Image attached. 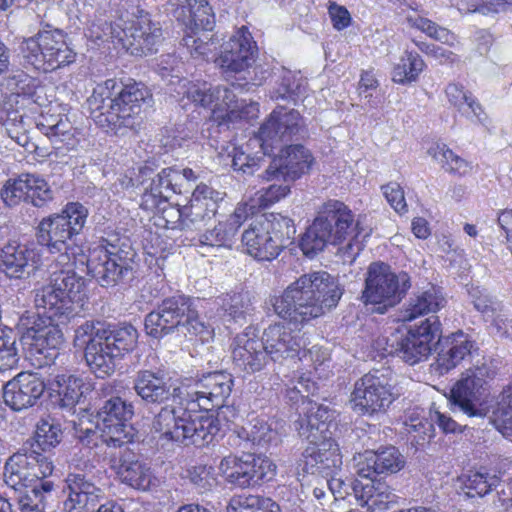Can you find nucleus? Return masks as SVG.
Listing matches in <instances>:
<instances>
[{"mask_svg": "<svg viewBox=\"0 0 512 512\" xmlns=\"http://www.w3.org/2000/svg\"><path fill=\"white\" fill-rule=\"evenodd\" d=\"M261 340L267 358L270 357L275 362L298 355L305 345L299 331L294 332L281 324L271 325L265 329Z\"/></svg>", "mask_w": 512, "mask_h": 512, "instance_id": "nucleus-30", "label": "nucleus"}, {"mask_svg": "<svg viewBox=\"0 0 512 512\" xmlns=\"http://www.w3.org/2000/svg\"><path fill=\"white\" fill-rule=\"evenodd\" d=\"M312 163L313 157L308 149L300 144L290 145L281 149L259 177L264 181L283 179L293 182L306 174Z\"/></svg>", "mask_w": 512, "mask_h": 512, "instance_id": "nucleus-22", "label": "nucleus"}, {"mask_svg": "<svg viewBox=\"0 0 512 512\" xmlns=\"http://www.w3.org/2000/svg\"><path fill=\"white\" fill-rule=\"evenodd\" d=\"M499 478L483 472H471L465 481L466 494L469 497H483L497 487Z\"/></svg>", "mask_w": 512, "mask_h": 512, "instance_id": "nucleus-57", "label": "nucleus"}, {"mask_svg": "<svg viewBox=\"0 0 512 512\" xmlns=\"http://www.w3.org/2000/svg\"><path fill=\"white\" fill-rule=\"evenodd\" d=\"M133 389L141 400L148 405H162L172 400V404L168 406L177 407L175 403L180 396V388L172 389L160 372L148 369L137 371L133 378ZM179 407H183L182 404Z\"/></svg>", "mask_w": 512, "mask_h": 512, "instance_id": "nucleus-29", "label": "nucleus"}, {"mask_svg": "<svg viewBox=\"0 0 512 512\" xmlns=\"http://www.w3.org/2000/svg\"><path fill=\"white\" fill-rule=\"evenodd\" d=\"M111 1L117 7L118 20L108 23L102 13L95 15L89 23L87 35L94 40H110L134 56L156 52L163 39L160 23L141 9L136 0Z\"/></svg>", "mask_w": 512, "mask_h": 512, "instance_id": "nucleus-1", "label": "nucleus"}, {"mask_svg": "<svg viewBox=\"0 0 512 512\" xmlns=\"http://www.w3.org/2000/svg\"><path fill=\"white\" fill-rule=\"evenodd\" d=\"M264 505V508L274 507L270 503V498H264L257 495H236L233 496L227 507L226 512H257L259 505Z\"/></svg>", "mask_w": 512, "mask_h": 512, "instance_id": "nucleus-61", "label": "nucleus"}, {"mask_svg": "<svg viewBox=\"0 0 512 512\" xmlns=\"http://www.w3.org/2000/svg\"><path fill=\"white\" fill-rule=\"evenodd\" d=\"M135 253L130 249L125 251L113 244L95 248L84 264L88 273L102 287H114L125 284L134 278L133 258Z\"/></svg>", "mask_w": 512, "mask_h": 512, "instance_id": "nucleus-13", "label": "nucleus"}, {"mask_svg": "<svg viewBox=\"0 0 512 512\" xmlns=\"http://www.w3.org/2000/svg\"><path fill=\"white\" fill-rule=\"evenodd\" d=\"M69 319L52 317L48 310L44 315L25 311L19 318L18 327L22 331V340L28 346L31 355L43 357L42 364H49L58 357V349L64 342L59 324H65Z\"/></svg>", "mask_w": 512, "mask_h": 512, "instance_id": "nucleus-12", "label": "nucleus"}, {"mask_svg": "<svg viewBox=\"0 0 512 512\" xmlns=\"http://www.w3.org/2000/svg\"><path fill=\"white\" fill-rule=\"evenodd\" d=\"M29 187L28 173L21 174L16 179L7 180L0 191V195L7 206L14 207L21 201H27Z\"/></svg>", "mask_w": 512, "mask_h": 512, "instance_id": "nucleus-55", "label": "nucleus"}, {"mask_svg": "<svg viewBox=\"0 0 512 512\" xmlns=\"http://www.w3.org/2000/svg\"><path fill=\"white\" fill-rule=\"evenodd\" d=\"M405 430L412 437V443L420 446L434 437L433 423L423 418L411 417L405 422Z\"/></svg>", "mask_w": 512, "mask_h": 512, "instance_id": "nucleus-60", "label": "nucleus"}, {"mask_svg": "<svg viewBox=\"0 0 512 512\" xmlns=\"http://www.w3.org/2000/svg\"><path fill=\"white\" fill-rule=\"evenodd\" d=\"M448 101L451 105L458 108L464 115L475 116L479 121H483V114L480 104L472 97L469 91H466L463 85L459 83H450L445 90Z\"/></svg>", "mask_w": 512, "mask_h": 512, "instance_id": "nucleus-46", "label": "nucleus"}, {"mask_svg": "<svg viewBox=\"0 0 512 512\" xmlns=\"http://www.w3.org/2000/svg\"><path fill=\"white\" fill-rule=\"evenodd\" d=\"M44 381L35 373L21 372L3 387L4 403L14 411L35 405L45 391Z\"/></svg>", "mask_w": 512, "mask_h": 512, "instance_id": "nucleus-28", "label": "nucleus"}, {"mask_svg": "<svg viewBox=\"0 0 512 512\" xmlns=\"http://www.w3.org/2000/svg\"><path fill=\"white\" fill-rule=\"evenodd\" d=\"M238 437L254 445L265 446L277 440V432L263 419H252L237 432Z\"/></svg>", "mask_w": 512, "mask_h": 512, "instance_id": "nucleus-48", "label": "nucleus"}, {"mask_svg": "<svg viewBox=\"0 0 512 512\" xmlns=\"http://www.w3.org/2000/svg\"><path fill=\"white\" fill-rule=\"evenodd\" d=\"M305 410V418L295 422L299 435L305 437L308 433L319 432L327 435L329 422L334 417V412L327 406L308 402Z\"/></svg>", "mask_w": 512, "mask_h": 512, "instance_id": "nucleus-42", "label": "nucleus"}, {"mask_svg": "<svg viewBox=\"0 0 512 512\" xmlns=\"http://www.w3.org/2000/svg\"><path fill=\"white\" fill-rule=\"evenodd\" d=\"M474 349V341L462 331L452 334L440 343V350L436 359V370L440 374L447 373L455 368Z\"/></svg>", "mask_w": 512, "mask_h": 512, "instance_id": "nucleus-39", "label": "nucleus"}, {"mask_svg": "<svg viewBox=\"0 0 512 512\" xmlns=\"http://www.w3.org/2000/svg\"><path fill=\"white\" fill-rule=\"evenodd\" d=\"M446 304V299L441 289L435 285L428 284L418 289L409 298L403 312V321H412L419 316L429 313H437Z\"/></svg>", "mask_w": 512, "mask_h": 512, "instance_id": "nucleus-40", "label": "nucleus"}, {"mask_svg": "<svg viewBox=\"0 0 512 512\" xmlns=\"http://www.w3.org/2000/svg\"><path fill=\"white\" fill-rule=\"evenodd\" d=\"M366 237L361 220L355 219L351 209L339 200H328L323 203L300 240V248L304 255L313 258L329 244L339 245L347 241L345 253L354 258L360 250L358 237Z\"/></svg>", "mask_w": 512, "mask_h": 512, "instance_id": "nucleus-5", "label": "nucleus"}, {"mask_svg": "<svg viewBox=\"0 0 512 512\" xmlns=\"http://www.w3.org/2000/svg\"><path fill=\"white\" fill-rule=\"evenodd\" d=\"M34 439L42 451L55 448L62 440V430L54 419H40L36 425Z\"/></svg>", "mask_w": 512, "mask_h": 512, "instance_id": "nucleus-54", "label": "nucleus"}, {"mask_svg": "<svg viewBox=\"0 0 512 512\" xmlns=\"http://www.w3.org/2000/svg\"><path fill=\"white\" fill-rule=\"evenodd\" d=\"M55 489L53 481H42L33 485L25 492L19 491L21 494L18 498V504L21 512H44L46 498Z\"/></svg>", "mask_w": 512, "mask_h": 512, "instance_id": "nucleus-45", "label": "nucleus"}, {"mask_svg": "<svg viewBox=\"0 0 512 512\" xmlns=\"http://www.w3.org/2000/svg\"><path fill=\"white\" fill-rule=\"evenodd\" d=\"M293 220L271 215L254 220L242 234L245 252L259 261H271L294 239Z\"/></svg>", "mask_w": 512, "mask_h": 512, "instance_id": "nucleus-10", "label": "nucleus"}, {"mask_svg": "<svg viewBox=\"0 0 512 512\" xmlns=\"http://www.w3.org/2000/svg\"><path fill=\"white\" fill-rule=\"evenodd\" d=\"M409 287L406 274L397 276L388 264L373 262L367 270L362 300L366 304L382 305L377 310L384 313L387 307H393L400 302Z\"/></svg>", "mask_w": 512, "mask_h": 512, "instance_id": "nucleus-14", "label": "nucleus"}, {"mask_svg": "<svg viewBox=\"0 0 512 512\" xmlns=\"http://www.w3.org/2000/svg\"><path fill=\"white\" fill-rule=\"evenodd\" d=\"M186 97L196 105L211 110L213 114L224 112L236 102L234 91L227 86L212 87L207 83H190Z\"/></svg>", "mask_w": 512, "mask_h": 512, "instance_id": "nucleus-34", "label": "nucleus"}, {"mask_svg": "<svg viewBox=\"0 0 512 512\" xmlns=\"http://www.w3.org/2000/svg\"><path fill=\"white\" fill-rule=\"evenodd\" d=\"M83 385L80 377L68 371L55 373L51 381L52 389L59 395L60 406L66 408H72L80 401Z\"/></svg>", "mask_w": 512, "mask_h": 512, "instance_id": "nucleus-41", "label": "nucleus"}, {"mask_svg": "<svg viewBox=\"0 0 512 512\" xmlns=\"http://www.w3.org/2000/svg\"><path fill=\"white\" fill-rule=\"evenodd\" d=\"M24 60L36 70L51 72L75 61L76 54L66 42V34L57 28L40 30L20 45Z\"/></svg>", "mask_w": 512, "mask_h": 512, "instance_id": "nucleus-11", "label": "nucleus"}, {"mask_svg": "<svg viewBox=\"0 0 512 512\" xmlns=\"http://www.w3.org/2000/svg\"><path fill=\"white\" fill-rule=\"evenodd\" d=\"M147 335L161 339L175 331L185 337L208 335V326L199 318L194 301L185 295L165 298L145 317Z\"/></svg>", "mask_w": 512, "mask_h": 512, "instance_id": "nucleus-8", "label": "nucleus"}, {"mask_svg": "<svg viewBox=\"0 0 512 512\" xmlns=\"http://www.w3.org/2000/svg\"><path fill=\"white\" fill-rule=\"evenodd\" d=\"M490 422L503 436H512V406L498 400L490 415Z\"/></svg>", "mask_w": 512, "mask_h": 512, "instance_id": "nucleus-62", "label": "nucleus"}, {"mask_svg": "<svg viewBox=\"0 0 512 512\" xmlns=\"http://www.w3.org/2000/svg\"><path fill=\"white\" fill-rule=\"evenodd\" d=\"M53 471L54 464L48 456L35 450L24 452L22 449L7 459L3 477L8 487L21 491L22 488L48 481Z\"/></svg>", "mask_w": 512, "mask_h": 512, "instance_id": "nucleus-16", "label": "nucleus"}, {"mask_svg": "<svg viewBox=\"0 0 512 512\" xmlns=\"http://www.w3.org/2000/svg\"><path fill=\"white\" fill-rule=\"evenodd\" d=\"M441 332L439 317H427L408 329L406 336L397 343L395 353L409 365L426 360L433 344L440 340Z\"/></svg>", "mask_w": 512, "mask_h": 512, "instance_id": "nucleus-18", "label": "nucleus"}, {"mask_svg": "<svg viewBox=\"0 0 512 512\" xmlns=\"http://www.w3.org/2000/svg\"><path fill=\"white\" fill-rule=\"evenodd\" d=\"M227 158L231 159V167L235 171H240L243 174L253 175L260 168L258 159L250 157L240 148L233 146L227 154Z\"/></svg>", "mask_w": 512, "mask_h": 512, "instance_id": "nucleus-63", "label": "nucleus"}, {"mask_svg": "<svg viewBox=\"0 0 512 512\" xmlns=\"http://www.w3.org/2000/svg\"><path fill=\"white\" fill-rule=\"evenodd\" d=\"M233 386V377L224 371H215L203 375L197 383L195 392L197 406L202 410L221 406L230 396ZM194 401L192 405H194Z\"/></svg>", "mask_w": 512, "mask_h": 512, "instance_id": "nucleus-31", "label": "nucleus"}, {"mask_svg": "<svg viewBox=\"0 0 512 512\" xmlns=\"http://www.w3.org/2000/svg\"><path fill=\"white\" fill-rule=\"evenodd\" d=\"M133 414V405L120 397H113L105 401L98 412L101 421L102 442L109 447L120 449L131 443L134 434L129 421Z\"/></svg>", "mask_w": 512, "mask_h": 512, "instance_id": "nucleus-17", "label": "nucleus"}, {"mask_svg": "<svg viewBox=\"0 0 512 512\" xmlns=\"http://www.w3.org/2000/svg\"><path fill=\"white\" fill-rule=\"evenodd\" d=\"M7 87L16 95L31 99L34 103L42 106L45 104V88L39 85L38 81L23 71H18L7 81Z\"/></svg>", "mask_w": 512, "mask_h": 512, "instance_id": "nucleus-44", "label": "nucleus"}, {"mask_svg": "<svg viewBox=\"0 0 512 512\" xmlns=\"http://www.w3.org/2000/svg\"><path fill=\"white\" fill-rule=\"evenodd\" d=\"M304 129V120L295 109L287 110L279 106L261 125L259 137L263 147H273L289 142Z\"/></svg>", "mask_w": 512, "mask_h": 512, "instance_id": "nucleus-25", "label": "nucleus"}, {"mask_svg": "<svg viewBox=\"0 0 512 512\" xmlns=\"http://www.w3.org/2000/svg\"><path fill=\"white\" fill-rule=\"evenodd\" d=\"M67 499L63 512H93L105 500L104 490L87 473L69 472L65 478Z\"/></svg>", "mask_w": 512, "mask_h": 512, "instance_id": "nucleus-24", "label": "nucleus"}, {"mask_svg": "<svg viewBox=\"0 0 512 512\" xmlns=\"http://www.w3.org/2000/svg\"><path fill=\"white\" fill-rule=\"evenodd\" d=\"M486 367H477L467 370L465 376L459 380L451 391L455 407L468 417L485 416V409L479 406L485 384Z\"/></svg>", "mask_w": 512, "mask_h": 512, "instance_id": "nucleus-27", "label": "nucleus"}, {"mask_svg": "<svg viewBox=\"0 0 512 512\" xmlns=\"http://www.w3.org/2000/svg\"><path fill=\"white\" fill-rule=\"evenodd\" d=\"M178 178H180L179 171L171 168L162 169L157 174L147 166L139 168L137 181L143 187L141 207L149 211L159 209L162 203L178 193L176 183Z\"/></svg>", "mask_w": 512, "mask_h": 512, "instance_id": "nucleus-23", "label": "nucleus"}, {"mask_svg": "<svg viewBox=\"0 0 512 512\" xmlns=\"http://www.w3.org/2000/svg\"><path fill=\"white\" fill-rule=\"evenodd\" d=\"M301 79L288 70H282L275 87L270 91V98L275 101L295 100L303 94Z\"/></svg>", "mask_w": 512, "mask_h": 512, "instance_id": "nucleus-51", "label": "nucleus"}, {"mask_svg": "<svg viewBox=\"0 0 512 512\" xmlns=\"http://www.w3.org/2000/svg\"><path fill=\"white\" fill-rule=\"evenodd\" d=\"M425 63L418 53L405 50L398 64L395 65L392 80L399 84H408L417 80Z\"/></svg>", "mask_w": 512, "mask_h": 512, "instance_id": "nucleus-47", "label": "nucleus"}, {"mask_svg": "<svg viewBox=\"0 0 512 512\" xmlns=\"http://www.w3.org/2000/svg\"><path fill=\"white\" fill-rule=\"evenodd\" d=\"M215 413L209 410L195 411L188 407H162L152 422V430L167 440L185 445L206 446L236 416L233 407L216 406Z\"/></svg>", "mask_w": 512, "mask_h": 512, "instance_id": "nucleus-3", "label": "nucleus"}, {"mask_svg": "<svg viewBox=\"0 0 512 512\" xmlns=\"http://www.w3.org/2000/svg\"><path fill=\"white\" fill-rule=\"evenodd\" d=\"M19 359L16 334L11 328L0 326V371L15 368Z\"/></svg>", "mask_w": 512, "mask_h": 512, "instance_id": "nucleus-52", "label": "nucleus"}, {"mask_svg": "<svg viewBox=\"0 0 512 512\" xmlns=\"http://www.w3.org/2000/svg\"><path fill=\"white\" fill-rule=\"evenodd\" d=\"M29 191L27 202L35 207H43L53 199V193L48 183L38 175L28 174Z\"/></svg>", "mask_w": 512, "mask_h": 512, "instance_id": "nucleus-58", "label": "nucleus"}, {"mask_svg": "<svg viewBox=\"0 0 512 512\" xmlns=\"http://www.w3.org/2000/svg\"><path fill=\"white\" fill-rule=\"evenodd\" d=\"M196 29L186 32L182 44L194 58L205 57L212 51V35L208 32L210 26L195 25Z\"/></svg>", "mask_w": 512, "mask_h": 512, "instance_id": "nucleus-49", "label": "nucleus"}, {"mask_svg": "<svg viewBox=\"0 0 512 512\" xmlns=\"http://www.w3.org/2000/svg\"><path fill=\"white\" fill-rule=\"evenodd\" d=\"M247 206H237L225 221H219L213 229L200 234L194 245L201 248H231L238 229L248 216Z\"/></svg>", "mask_w": 512, "mask_h": 512, "instance_id": "nucleus-33", "label": "nucleus"}, {"mask_svg": "<svg viewBox=\"0 0 512 512\" xmlns=\"http://www.w3.org/2000/svg\"><path fill=\"white\" fill-rule=\"evenodd\" d=\"M352 490L359 504L370 512H384L396 505L399 499L393 489L381 481L364 483L355 480Z\"/></svg>", "mask_w": 512, "mask_h": 512, "instance_id": "nucleus-36", "label": "nucleus"}, {"mask_svg": "<svg viewBox=\"0 0 512 512\" xmlns=\"http://www.w3.org/2000/svg\"><path fill=\"white\" fill-rule=\"evenodd\" d=\"M188 478L201 493L210 490L215 484L212 468L206 465H197L190 468Z\"/></svg>", "mask_w": 512, "mask_h": 512, "instance_id": "nucleus-64", "label": "nucleus"}, {"mask_svg": "<svg viewBox=\"0 0 512 512\" xmlns=\"http://www.w3.org/2000/svg\"><path fill=\"white\" fill-rule=\"evenodd\" d=\"M223 311L235 321L250 311L251 299L247 292L226 294L220 298Z\"/></svg>", "mask_w": 512, "mask_h": 512, "instance_id": "nucleus-56", "label": "nucleus"}, {"mask_svg": "<svg viewBox=\"0 0 512 512\" xmlns=\"http://www.w3.org/2000/svg\"><path fill=\"white\" fill-rule=\"evenodd\" d=\"M304 438L308 445L302 453L303 470L327 478L329 475L337 474L342 466V455L336 441L319 432L308 433Z\"/></svg>", "mask_w": 512, "mask_h": 512, "instance_id": "nucleus-19", "label": "nucleus"}, {"mask_svg": "<svg viewBox=\"0 0 512 512\" xmlns=\"http://www.w3.org/2000/svg\"><path fill=\"white\" fill-rule=\"evenodd\" d=\"M406 21L410 27L416 28L427 36L446 44L450 47H454L457 41V36L445 27L437 25L435 22L428 18L419 16L417 14L407 15Z\"/></svg>", "mask_w": 512, "mask_h": 512, "instance_id": "nucleus-50", "label": "nucleus"}, {"mask_svg": "<svg viewBox=\"0 0 512 512\" xmlns=\"http://www.w3.org/2000/svg\"><path fill=\"white\" fill-rule=\"evenodd\" d=\"M427 153L449 174L465 176L472 170V166L468 161L455 154L444 143H436L432 145L427 150Z\"/></svg>", "mask_w": 512, "mask_h": 512, "instance_id": "nucleus-43", "label": "nucleus"}, {"mask_svg": "<svg viewBox=\"0 0 512 512\" xmlns=\"http://www.w3.org/2000/svg\"><path fill=\"white\" fill-rule=\"evenodd\" d=\"M111 468L116 470L122 482L129 486L140 489H149L152 482V473L150 468L143 462L135 458V455L125 449L120 451L117 457L111 458Z\"/></svg>", "mask_w": 512, "mask_h": 512, "instance_id": "nucleus-37", "label": "nucleus"}, {"mask_svg": "<svg viewBox=\"0 0 512 512\" xmlns=\"http://www.w3.org/2000/svg\"><path fill=\"white\" fill-rule=\"evenodd\" d=\"M222 200L223 193L199 184L186 205L172 208L169 212L178 216L181 229H199L215 217Z\"/></svg>", "mask_w": 512, "mask_h": 512, "instance_id": "nucleus-21", "label": "nucleus"}, {"mask_svg": "<svg viewBox=\"0 0 512 512\" xmlns=\"http://www.w3.org/2000/svg\"><path fill=\"white\" fill-rule=\"evenodd\" d=\"M255 54L256 42L247 27L242 26L223 45L216 63L226 73H239L253 64Z\"/></svg>", "mask_w": 512, "mask_h": 512, "instance_id": "nucleus-26", "label": "nucleus"}, {"mask_svg": "<svg viewBox=\"0 0 512 512\" xmlns=\"http://www.w3.org/2000/svg\"><path fill=\"white\" fill-rule=\"evenodd\" d=\"M289 193V184H271L269 187L261 189L255 194V197L251 200L250 209L266 208L286 197Z\"/></svg>", "mask_w": 512, "mask_h": 512, "instance_id": "nucleus-59", "label": "nucleus"}, {"mask_svg": "<svg viewBox=\"0 0 512 512\" xmlns=\"http://www.w3.org/2000/svg\"><path fill=\"white\" fill-rule=\"evenodd\" d=\"M88 210L80 203H68L59 214L43 218L37 230V241L46 246L51 253H59L57 264H68L70 256L74 262L84 265L85 254L82 248L74 244L73 238L85 226Z\"/></svg>", "mask_w": 512, "mask_h": 512, "instance_id": "nucleus-7", "label": "nucleus"}, {"mask_svg": "<svg viewBox=\"0 0 512 512\" xmlns=\"http://www.w3.org/2000/svg\"><path fill=\"white\" fill-rule=\"evenodd\" d=\"M138 332L132 325L111 328L105 322L87 320L75 329L73 345L84 350V358L90 370L98 377L110 376L116 360L134 349Z\"/></svg>", "mask_w": 512, "mask_h": 512, "instance_id": "nucleus-4", "label": "nucleus"}, {"mask_svg": "<svg viewBox=\"0 0 512 512\" xmlns=\"http://www.w3.org/2000/svg\"><path fill=\"white\" fill-rule=\"evenodd\" d=\"M37 128L48 137L57 152L73 150L78 144L75 129L66 115H42Z\"/></svg>", "mask_w": 512, "mask_h": 512, "instance_id": "nucleus-38", "label": "nucleus"}, {"mask_svg": "<svg viewBox=\"0 0 512 512\" xmlns=\"http://www.w3.org/2000/svg\"><path fill=\"white\" fill-rule=\"evenodd\" d=\"M38 257L34 249L9 243L1 250L0 267L10 278H25L37 269Z\"/></svg>", "mask_w": 512, "mask_h": 512, "instance_id": "nucleus-35", "label": "nucleus"}, {"mask_svg": "<svg viewBox=\"0 0 512 512\" xmlns=\"http://www.w3.org/2000/svg\"><path fill=\"white\" fill-rule=\"evenodd\" d=\"M232 358L235 365L247 373L260 371L268 359L262 340L251 331L235 337Z\"/></svg>", "mask_w": 512, "mask_h": 512, "instance_id": "nucleus-32", "label": "nucleus"}, {"mask_svg": "<svg viewBox=\"0 0 512 512\" xmlns=\"http://www.w3.org/2000/svg\"><path fill=\"white\" fill-rule=\"evenodd\" d=\"M374 458L378 473L393 474L399 472L405 466V458L394 446H388L377 451H370Z\"/></svg>", "mask_w": 512, "mask_h": 512, "instance_id": "nucleus-53", "label": "nucleus"}, {"mask_svg": "<svg viewBox=\"0 0 512 512\" xmlns=\"http://www.w3.org/2000/svg\"><path fill=\"white\" fill-rule=\"evenodd\" d=\"M117 82L108 79L98 84L87 99L91 117L107 130L134 128L142 106L150 98L147 88L140 83L128 84L116 91Z\"/></svg>", "mask_w": 512, "mask_h": 512, "instance_id": "nucleus-6", "label": "nucleus"}, {"mask_svg": "<svg viewBox=\"0 0 512 512\" xmlns=\"http://www.w3.org/2000/svg\"><path fill=\"white\" fill-rule=\"evenodd\" d=\"M276 468L275 463L267 456L252 453H245L239 457L226 456L218 466L226 482L243 489L272 480Z\"/></svg>", "mask_w": 512, "mask_h": 512, "instance_id": "nucleus-15", "label": "nucleus"}, {"mask_svg": "<svg viewBox=\"0 0 512 512\" xmlns=\"http://www.w3.org/2000/svg\"><path fill=\"white\" fill-rule=\"evenodd\" d=\"M395 400V394L378 371L367 373L354 384L350 403L352 409L362 415L385 411Z\"/></svg>", "mask_w": 512, "mask_h": 512, "instance_id": "nucleus-20", "label": "nucleus"}, {"mask_svg": "<svg viewBox=\"0 0 512 512\" xmlns=\"http://www.w3.org/2000/svg\"><path fill=\"white\" fill-rule=\"evenodd\" d=\"M70 256L68 264H60L62 268L51 272L49 282L36 291L35 304L38 308L48 310L52 317L58 319H70L74 316V302L79 301L85 295V279L78 275Z\"/></svg>", "mask_w": 512, "mask_h": 512, "instance_id": "nucleus-9", "label": "nucleus"}, {"mask_svg": "<svg viewBox=\"0 0 512 512\" xmlns=\"http://www.w3.org/2000/svg\"><path fill=\"white\" fill-rule=\"evenodd\" d=\"M343 289L326 271L304 274L276 298L275 313L295 324H304L336 307Z\"/></svg>", "mask_w": 512, "mask_h": 512, "instance_id": "nucleus-2", "label": "nucleus"}]
</instances>
